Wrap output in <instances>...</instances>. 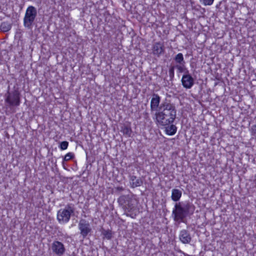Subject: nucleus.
I'll use <instances>...</instances> for the list:
<instances>
[{"instance_id": "6ab92c4d", "label": "nucleus", "mask_w": 256, "mask_h": 256, "mask_svg": "<svg viewBox=\"0 0 256 256\" xmlns=\"http://www.w3.org/2000/svg\"><path fill=\"white\" fill-rule=\"evenodd\" d=\"M185 64H178L174 66L175 68L177 69L178 71L180 73L184 72V74H186V70H188L185 67Z\"/></svg>"}, {"instance_id": "0eeeda50", "label": "nucleus", "mask_w": 256, "mask_h": 256, "mask_svg": "<svg viewBox=\"0 0 256 256\" xmlns=\"http://www.w3.org/2000/svg\"><path fill=\"white\" fill-rule=\"evenodd\" d=\"M50 248L52 252L56 256H62L66 252L64 244L58 240H54L51 244Z\"/></svg>"}, {"instance_id": "b1692460", "label": "nucleus", "mask_w": 256, "mask_h": 256, "mask_svg": "<svg viewBox=\"0 0 256 256\" xmlns=\"http://www.w3.org/2000/svg\"><path fill=\"white\" fill-rule=\"evenodd\" d=\"M251 132L252 135L255 136L256 135V124L253 125L251 128Z\"/></svg>"}, {"instance_id": "9b49d317", "label": "nucleus", "mask_w": 256, "mask_h": 256, "mask_svg": "<svg viewBox=\"0 0 256 256\" xmlns=\"http://www.w3.org/2000/svg\"><path fill=\"white\" fill-rule=\"evenodd\" d=\"M179 238L183 244H188L192 240L190 232L186 230H183L180 232Z\"/></svg>"}, {"instance_id": "f8f14e48", "label": "nucleus", "mask_w": 256, "mask_h": 256, "mask_svg": "<svg viewBox=\"0 0 256 256\" xmlns=\"http://www.w3.org/2000/svg\"><path fill=\"white\" fill-rule=\"evenodd\" d=\"M152 54L159 56L162 54L164 53V47L160 42H156L152 46Z\"/></svg>"}, {"instance_id": "7ed1b4c3", "label": "nucleus", "mask_w": 256, "mask_h": 256, "mask_svg": "<svg viewBox=\"0 0 256 256\" xmlns=\"http://www.w3.org/2000/svg\"><path fill=\"white\" fill-rule=\"evenodd\" d=\"M120 205L127 212V216L134 218L136 216L133 212L136 210L134 204V200L129 195H123L120 196L118 200Z\"/></svg>"}, {"instance_id": "412c9836", "label": "nucleus", "mask_w": 256, "mask_h": 256, "mask_svg": "<svg viewBox=\"0 0 256 256\" xmlns=\"http://www.w3.org/2000/svg\"><path fill=\"white\" fill-rule=\"evenodd\" d=\"M68 142L67 141H64L60 142V148L62 150H66L68 148Z\"/></svg>"}, {"instance_id": "ddd939ff", "label": "nucleus", "mask_w": 256, "mask_h": 256, "mask_svg": "<svg viewBox=\"0 0 256 256\" xmlns=\"http://www.w3.org/2000/svg\"><path fill=\"white\" fill-rule=\"evenodd\" d=\"M130 182L132 188L140 186L143 184V180L140 178H138L135 176H130Z\"/></svg>"}, {"instance_id": "6e6552de", "label": "nucleus", "mask_w": 256, "mask_h": 256, "mask_svg": "<svg viewBox=\"0 0 256 256\" xmlns=\"http://www.w3.org/2000/svg\"><path fill=\"white\" fill-rule=\"evenodd\" d=\"M6 102L11 106H19L20 100L18 92L14 90L12 93H9L6 98Z\"/></svg>"}, {"instance_id": "393cba45", "label": "nucleus", "mask_w": 256, "mask_h": 256, "mask_svg": "<svg viewBox=\"0 0 256 256\" xmlns=\"http://www.w3.org/2000/svg\"><path fill=\"white\" fill-rule=\"evenodd\" d=\"M116 189L118 191H122L124 190L122 186H118L116 188Z\"/></svg>"}, {"instance_id": "4468645a", "label": "nucleus", "mask_w": 256, "mask_h": 256, "mask_svg": "<svg viewBox=\"0 0 256 256\" xmlns=\"http://www.w3.org/2000/svg\"><path fill=\"white\" fill-rule=\"evenodd\" d=\"M182 195L180 190L177 188H174L172 190V199L174 202H178L180 200Z\"/></svg>"}, {"instance_id": "20e7f679", "label": "nucleus", "mask_w": 256, "mask_h": 256, "mask_svg": "<svg viewBox=\"0 0 256 256\" xmlns=\"http://www.w3.org/2000/svg\"><path fill=\"white\" fill-rule=\"evenodd\" d=\"M74 207L72 204H68L64 208H60L57 213V220L60 224L69 222L72 216L74 215Z\"/></svg>"}, {"instance_id": "aec40b11", "label": "nucleus", "mask_w": 256, "mask_h": 256, "mask_svg": "<svg viewBox=\"0 0 256 256\" xmlns=\"http://www.w3.org/2000/svg\"><path fill=\"white\" fill-rule=\"evenodd\" d=\"M174 66H170L168 70V74L170 78V80H172L174 78V69H175Z\"/></svg>"}, {"instance_id": "a878e982", "label": "nucleus", "mask_w": 256, "mask_h": 256, "mask_svg": "<svg viewBox=\"0 0 256 256\" xmlns=\"http://www.w3.org/2000/svg\"><path fill=\"white\" fill-rule=\"evenodd\" d=\"M108 238H110V236H108Z\"/></svg>"}, {"instance_id": "2eb2a0df", "label": "nucleus", "mask_w": 256, "mask_h": 256, "mask_svg": "<svg viewBox=\"0 0 256 256\" xmlns=\"http://www.w3.org/2000/svg\"><path fill=\"white\" fill-rule=\"evenodd\" d=\"M170 124V126H167L166 128V132L167 134L172 136L176 133L177 128L175 125L172 124Z\"/></svg>"}, {"instance_id": "39448f33", "label": "nucleus", "mask_w": 256, "mask_h": 256, "mask_svg": "<svg viewBox=\"0 0 256 256\" xmlns=\"http://www.w3.org/2000/svg\"><path fill=\"white\" fill-rule=\"evenodd\" d=\"M37 16V10L33 6H29L26 10L24 18V26L28 29L32 28V24Z\"/></svg>"}, {"instance_id": "dca6fc26", "label": "nucleus", "mask_w": 256, "mask_h": 256, "mask_svg": "<svg viewBox=\"0 0 256 256\" xmlns=\"http://www.w3.org/2000/svg\"><path fill=\"white\" fill-rule=\"evenodd\" d=\"M12 26V24L8 22H3L0 25V30L3 32L9 31Z\"/></svg>"}, {"instance_id": "a211bd4d", "label": "nucleus", "mask_w": 256, "mask_h": 256, "mask_svg": "<svg viewBox=\"0 0 256 256\" xmlns=\"http://www.w3.org/2000/svg\"><path fill=\"white\" fill-rule=\"evenodd\" d=\"M121 132L124 134L128 136H130L132 132L130 127L128 126H122Z\"/></svg>"}, {"instance_id": "1a4fd4ad", "label": "nucleus", "mask_w": 256, "mask_h": 256, "mask_svg": "<svg viewBox=\"0 0 256 256\" xmlns=\"http://www.w3.org/2000/svg\"><path fill=\"white\" fill-rule=\"evenodd\" d=\"M182 86L186 88H190L194 84V79L189 74L188 70H186V74H184L182 78Z\"/></svg>"}, {"instance_id": "423d86ee", "label": "nucleus", "mask_w": 256, "mask_h": 256, "mask_svg": "<svg viewBox=\"0 0 256 256\" xmlns=\"http://www.w3.org/2000/svg\"><path fill=\"white\" fill-rule=\"evenodd\" d=\"M78 229L80 230V234L82 236L83 238H84L90 233L92 231V228L90 222L84 219L80 220L78 224Z\"/></svg>"}, {"instance_id": "5701e85b", "label": "nucleus", "mask_w": 256, "mask_h": 256, "mask_svg": "<svg viewBox=\"0 0 256 256\" xmlns=\"http://www.w3.org/2000/svg\"><path fill=\"white\" fill-rule=\"evenodd\" d=\"M200 2L204 4V6L212 5L214 0H200Z\"/></svg>"}, {"instance_id": "f03ea898", "label": "nucleus", "mask_w": 256, "mask_h": 256, "mask_svg": "<svg viewBox=\"0 0 256 256\" xmlns=\"http://www.w3.org/2000/svg\"><path fill=\"white\" fill-rule=\"evenodd\" d=\"M195 207L190 202H176L172 212L174 220L178 222H184V220L188 214H193Z\"/></svg>"}, {"instance_id": "f3484780", "label": "nucleus", "mask_w": 256, "mask_h": 256, "mask_svg": "<svg viewBox=\"0 0 256 256\" xmlns=\"http://www.w3.org/2000/svg\"><path fill=\"white\" fill-rule=\"evenodd\" d=\"M174 60L178 64H185L183 54L182 53H178V54H177L175 56V57L174 58Z\"/></svg>"}, {"instance_id": "4be33fe9", "label": "nucleus", "mask_w": 256, "mask_h": 256, "mask_svg": "<svg viewBox=\"0 0 256 256\" xmlns=\"http://www.w3.org/2000/svg\"><path fill=\"white\" fill-rule=\"evenodd\" d=\"M74 156V154L72 153L68 152L64 156V160L65 161H68L72 158Z\"/></svg>"}, {"instance_id": "f257e3e1", "label": "nucleus", "mask_w": 256, "mask_h": 256, "mask_svg": "<svg viewBox=\"0 0 256 256\" xmlns=\"http://www.w3.org/2000/svg\"><path fill=\"white\" fill-rule=\"evenodd\" d=\"M176 110L175 105L165 99L160 104L158 112L155 114L156 122L162 126L170 125L176 118Z\"/></svg>"}, {"instance_id": "9d476101", "label": "nucleus", "mask_w": 256, "mask_h": 256, "mask_svg": "<svg viewBox=\"0 0 256 256\" xmlns=\"http://www.w3.org/2000/svg\"><path fill=\"white\" fill-rule=\"evenodd\" d=\"M160 102V96L154 93L152 95V98L150 101V110L151 112H158Z\"/></svg>"}]
</instances>
